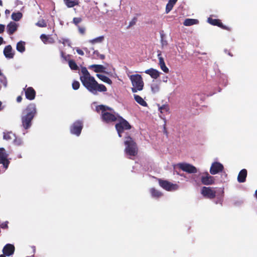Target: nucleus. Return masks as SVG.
<instances>
[{"mask_svg": "<svg viewBox=\"0 0 257 257\" xmlns=\"http://www.w3.org/2000/svg\"><path fill=\"white\" fill-rule=\"evenodd\" d=\"M12 135V132L4 133L3 138L5 140H10L12 139L11 136Z\"/></svg>", "mask_w": 257, "mask_h": 257, "instance_id": "37", "label": "nucleus"}, {"mask_svg": "<svg viewBox=\"0 0 257 257\" xmlns=\"http://www.w3.org/2000/svg\"><path fill=\"white\" fill-rule=\"evenodd\" d=\"M201 193L205 198L210 199H213L216 196V191L210 187H203Z\"/></svg>", "mask_w": 257, "mask_h": 257, "instance_id": "7", "label": "nucleus"}, {"mask_svg": "<svg viewBox=\"0 0 257 257\" xmlns=\"http://www.w3.org/2000/svg\"><path fill=\"white\" fill-rule=\"evenodd\" d=\"M59 42L62 43L63 45H65L66 44H69L70 41L68 39L62 38L61 40L59 41Z\"/></svg>", "mask_w": 257, "mask_h": 257, "instance_id": "44", "label": "nucleus"}, {"mask_svg": "<svg viewBox=\"0 0 257 257\" xmlns=\"http://www.w3.org/2000/svg\"><path fill=\"white\" fill-rule=\"evenodd\" d=\"M224 52L226 54H228L229 56L232 57L233 56V55L230 52V50H228L227 49H225Z\"/></svg>", "mask_w": 257, "mask_h": 257, "instance_id": "48", "label": "nucleus"}, {"mask_svg": "<svg viewBox=\"0 0 257 257\" xmlns=\"http://www.w3.org/2000/svg\"><path fill=\"white\" fill-rule=\"evenodd\" d=\"M2 104V102L0 101V110H1V109H2V108H1Z\"/></svg>", "mask_w": 257, "mask_h": 257, "instance_id": "56", "label": "nucleus"}, {"mask_svg": "<svg viewBox=\"0 0 257 257\" xmlns=\"http://www.w3.org/2000/svg\"><path fill=\"white\" fill-rule=\"evenodd\" d=\"M134 99H135V101L137 103H138L139 104H140L143 106H147V102L140 95H138L137 94H134Z\"/></svg>", "mask_w": 257, "mask_h": 257, "instance_id": "25", "label": "nucleus"}, {"mask_svg": "<svg viewBox=\"0 0 257 257\" xmlns=\"http://www.w3.org/2000/svg\"><path fill=\"white\" fill-rule=\"evenodd\" d=\"M145 73L149 75L152 78L157 79L160 76V73L156 69L150 68L145 71Z\"/></svg>", "mask_w": 257, "mask_h": 257, "instance_id": "20", "label": "nucleus"}, {"mask_svg": "<svg viewBox=\"0 0 257 257\" xmlns=\"http://www.w3.org/2000/svg\"><path fill=\"white\" fill-rule=\"evenodd\" d=\"M204 174L201 177V181L203 185H210L214 183L215 179L213 176H210L207 172Z\"/></svg>", "mask_w": 257, "mask_h": 257, "instance_id": "12", "label": "nucleus"}, {"mask_svg": "<svg viewBox=\"0 0 257 257\" xmlns=\"http://www.w3.org/2000/svg\"><path fill=\"white\" fill-rule=\"evenodd\" d=\"M173 7H174V6H173L172 4H171L169 3H168V4L166 5V14L169 13L172 10Z\"/></svg>", "mask_w": 257, "mask_h": 257, "instance_id": "40", "label": "nucleus"}, {"mask_svg": "<svg viewBox=\"0 0 257 257\" xmlns=\"http://www.w3.org/2000/svg\"><path fill=\"white\" fill-rule=\"evenodd\" d=\"M254 195H255V198H256V199H257V190L255 191V194H254Z\"/></svg>", "mask_w": 257, "mask_h": 257, "instance_id": "53", "label": "nucleus"}, {"mask_svg": "<svg viewBox=\"0 0 257 257\" xmlns=\"http://www.w3.org/2000/svg\"><path fill=\"white\" fill-rule=\"evenodd\" d=\"M18 27V25L15 22H11L7 25V31L8 33L10 35H13L17 30Z\"/></svg>", "mask_w": 257, "mask_h": 257, "instance_id": "19", "label": "nucleus"}, {"mask_svg": "<svg viewBox=\"0 0 257 257\" xmlns=\"http://www.w3.org/2000/svg\"><path fill=\"white\" fill-rule=\"evenodd\" d=\"M223 169L224 167L222 164L219 162H214L211 166L210 173L212 175H215L222 172Z\"/></svg>", "mask_w": 257, "mask_h": 257, "instance_id": "13", "label": "nucleus"}, {"mask_svg": "<svg viewBox=\"0 0 257 257\" xmlns=\"http://www.w3.org/2000/svg\"><path fill=\"white\" fill-rule=\"evenodd\" d=\"M96 76L98 78H99L100 80H101L104 82H106L109 84H111L112 83L111 80L109 78L105 75L97 74H96Z\"/></svg>", "mask_w": 257, "mask_h": 257, "instance_id": "27", "label": "nucleus"}, {"mask_svg": "<svg viewBox=\"0 0 257 257\" xmlns=\"http://www.w3.org/2000/svg\"><path fill=\"white\" fill-rule=\"evenodd\" d=\"M76 52L79 55H80L81 56H83L84 54L83 51L79 48L76 49Z\"/></svg>", "mask_w": 257, "mask_h": 257, "instance_id": "46", "label": "nucleus"}, {"mask_svg": "<svg viewBox=\"0 0 257 257\" xmlns=\"http://www.w3.org/2000/svg\"><path fill=\"white\" fill-rule=\"evenodd\" d=\"M150 193L151 194V196L153 198H159L161 197L163 195V194H162V192H161L160 191L156 190L154 188H151L150 190Z\"/></svg>", "mask_w": 257, "mask_h": 257, "instance_id": "23", "label": "nucleus"}, {"mask_svg": "<svg viewBox=\"0 0 257 257\" xmlns=\"http://www.w3.org/2000/svg\"><path fill=\"white\" fill-rule=\"evenodd\" d=\"M247 172L245 169H242L239 172L237 176V181L239 183H243L246 181Z\"/></svg>", "mask_w": 257, "mask_h": 257, "instance_id": "21", "label": "nucleus"}, {"mask_svg": "<svg viewBox=\"0 0 257 257\" xmlns=\"http://www.w3.org/2000/svg\"><path fill=\"white\" fill-rule=\"evenodd\" d=\"M178 0H169V2L170 4H172L173 6H174V5L176 4Z\"/></svg>", "mask_w": 257, "mask_h": 257, "instance_id": "49", "label": "nucleus"}, {"mask_svg": "<svg viewBox=\"0 0 257 257\" xmlns=\"http://www.w3.org/2000/svg\"><path fill=\"white\" fill-rule=\"evenodd\" d=\"M54 43V40L52 38H49V40H48V43Z\"/></svg>", "mask_w": 257, "mask_h": 257, "instance_id": "51", "label": "nucleus"}, {"mask_svg": "<svg viewBox=\"0 0 257 257\" xmlns=\"http://www.w3.org/2000/svg\"><path fill=\"white\" fill-rule=\"evenodd\" d=\"M36 105L31 103L27 106L22 112L21 115L22 125L25 129H29L32 124V120L37 114Z\"/></svg>", "mask_w": 257, "mask_h": 257, "instance_id": "2", "label": "nucleus"}, {"mask_svg": "<svg viewBox=\"0 0 257 257\" xmlns=\"http://www.w3.org/2000/svg\"><path fill=\"white\" fill-rule=\"evenodd\" d=\"M104 39L103 36H101L92 40L89 41V42L92 44H94L97 43H101Z\"/></svg>", "mask_w": 257, "mask_h": 257, "instance_id": "32", "label": "nucleus"}, {"mask_svg": "<svg viewBox=\"0 0 257 257\" xmlns=\"http://www.w3.org/2000/svg\"><path fill=\"white\" fill-rule=\"evenodd\" d=\"M158 58L159 61V65L161 70L165 73H168L169 71V68L166 66L164 58L162 57V53L160 51H158Z\"/></svg>", "mask_w": 257, "mask_h": 257, "instance_id": "16", "label": "nucleus"}, {"mask_svg": "<svg viewBox=\"0 0 257 257\" xmlns=\"http://www.w3.org/2000/svg\"><path fill=\"white\" fill-rule=\"evenodd\" d=\"M117 120V122L115 125V128L117 131L118 137L121 138L122 137V134L124 131L131 129L132 125L126 119L121 116L118 117Z\"/></svg>", "mask_w": 257, "mask_h": 257, "instance_id": "5", "label": "nucleus"}, {"mask_svg": "<svg viewBox=\"0 0 257 257\" xmlns=\"http://www.w3.org/2000/svg\"><path fill=\"white\" fill-rule=\"evenodd\" d=\"M133 87L132 91L133 93H136L138 91H141L143 89L144 83L141 75L134 74L130 76Z\"/></svg>", "mask_w": 257, "mask_h": 257, "instance_id": "6", "label": "nucleus"}, {"mask_svg": "<svg viewBox=\"0 0 257 257\" xmlns=\"http://www.w3.org/2000/svg\"><path fill=\"white\" fill-rule=\"evenodd\" d=\"M93 58L95 59L104 60L105 56L104 54H100L98 50H94L93 52Z\"/></svg>", "mask_w": 257, "mask_h": 257, "instance_id": "28", "label": "nucleus"}, {"mask_svg": "<svg viewBox=\"0 0 257 257\" xmlns=\"http://www.w3.org/2000/svg\"><path fill=\"white\" fill-rule=\"evenodd\" d=\"M15 248L12 244H7L3 249V253L7 256H10L14 254Z\"/></svg>", "mask_w": 257, "mask_h": 257, "instance_id": "17", "label": "nucleus"}, {"mask_svg": "<svg viewBox=\"0 0 257 257\" xmlns=\"http://www.w3.org/2000/svg\"><path fill=\"white\" fill-rule=\"evenodd\" d=\"M64 1L68 8H72L79 4V2L77 0H64Z\"/></svg>", "mask_w": 257, "mask_h": 257, "instance_id": "26", "label": "nucleus"}, {"mask_svg": "<svg viewBox=\"0 0 257 257\" xmlns=\"http://www.w3.org/2000/svg\"><path fill=\"white\" fill-rule=\"evenodd\" d=\"M61 54H62V55H63V52H61Z\"/></svg>", "mask_w": 257, "mask_h": 257, "instance_id": "58", "label": "nucleus"}, {"mask_svg": "<svg viewBox=\"0 0 257 257\" xmlns=\"http://www.w3.org/2000/svg\"><path fill=\"white\" fill-rule=\"evenodd\" d=\"M124 144L125 147L124 153L129 156V159H133L132 157L136 156L138 154L137 144L131 137L126 136L124 137Z\"/></svg>", "mask_w": 257, "mask_h": 257, "instance_id": "4", "label": "nucleus"}, {"mask_svg": "<svg viewBox=\"0 0 257 257\" xmlns=\"http://www.w3.org/2000/svg\"><path fill=\"white\" fill-rule=\"evenodd\" d=\"M8 155L4 148H0V164L3 166V171H5L9 166L10 161L7 159Z\"/></svg>", "mask_w": 257, "mask_h": 257, "instance_id": "9", "label": "nucleus"}, {"mask_svg": "<svg viewBox=\"0 0 257 257\" xmlns=\"http://www.w3.org/2000/svg\"><path fill=\"white\" fill-rule=\"evenodd\" d=\"M5 26L4 25L0 24V34L4 32Z\"/></svg>", "mask_w": 257, "mask_h": 257, "instance_id": "47", "label": "nucleus"}, {"mask_svg": "<svg viewBox=\"0 0 257 257\" xmlns=\"http://www.w3.org/2000/svg\"><path fill=\"white\" fill-rule=\"evenodd\" d=\"M25 96L27 99L32 100L36 97V91L32 87L24 88Z\"/></svg>", "mask_w": 257, "mask_h": 257, "instance_id": "15", "label": "nucleus"}, {"mask_svg": "<svg viewBox=\"0 0 257 257\" xmlns=\"http://www.w3.org/2000/svg\"><path fill=\"white\" fill-rule=\"evenodd\" d=\"M6 255H5L4 253L3 254L0 255V257H6Z\"/></svg>", "mask_w": 257, "mask_h": 257, "instance_id": "55", "label": "nucleus"}, {"mask_svg": "<svg viewBox=\"0 0 257 257\" xmlns=\"http://www.w3.org/2000/svg\"><path fill=\"white\" fill-rule=\"evenodd\" d=\"M72 88L74 90H77L80 87V83L78 81H74L72 84Z\"/></svg>", "mask_w": 257, "mask_h": 257, "instance_id": "38", "label": "nucleus"}, {"mask_svg": "<svg viewBox=\"0 0 257 257\" xmlns=\"http://www.w3.org/2000/svg\"><path fill=\"white\" fill-rule=\"evenodd\" d=\"M151 89L154 93H156L159 91V86L157 84H154L152 86Z\"/></svg>", "mask_w": 257, "mask_h": 257, "instance_id": "42", "label": "nucleus"}, {"mask_svg": "<svg viewBox=\"0 0 257 257\" xmlns=\"http://www.w3.org/2000/svg\"><path fill=\"white\" fill-rule=\"evenodd\" d=\"M96 109L97 110L99 109L101 111V117L102 120L107 123L116 121L118 117L120 116L114 111L113 109L103 105H98L97 106Z\"/></svg>", "mask_w": 257, "mask_h": 257, "instance_id": "3", "label": "nucleus"}, {"mask_svg": "<svg viewBox=\"0 0 257 257\" xmlns=\"http://www.w3.org/2000/svg\"><path fill=\"white\" fill-rule=\"evenodd\" d=\"M22 100V97L21 96H19L17 97V101L18 102H21Z\"/></svg>", "mask_w": 257, "mask_h": 257, "instance_id": "50", "label": "nucleus"}, {"mask_svg": "<svg viewBox=\"0 0 257 257\" xmlns=\"http://www.w3.org/2000/svg\"><path fill=\"white\" fill-rule=\"evenodd\" d=\"M169 109V108L168 105H163L159 107V110L162 113L168 112Z\"/></svg>", "mask_w": 257, "mask_h": 257, "instance_id": "35", "label": "nucleus"}, {"mask_svg": "<svg viewBox=\"0 0 257 257\" xmlns=\"http://www.w3.org/2000/svg\"><path fill=\"white\" fill-rule=\"evenodd\" d=\"M15 145L20 146L23 144V141L21 139L16 138L14 141Z\"/></svg>", "mask_w": 257, "mask_h": 257, "instance_id": "39", "label": "nucleus"}, {"mask_svg": "<svg viewBox=\"0 0 257 257\" xmlns=\"http://www.w3.org/2000/svg\"><path fill=\"white\" fill-rule=\"evenodd\" d=\"M4 54L5 56L8 59H12L15 55V52L13 51L11 45L6 46L4 49Z\"/></svg>", "mask_w": 257, "mask_h": 257, "instance_id": "18", "label": "nucleus"}, {"mask_svg": "<svg viewBox=\"0 0 257 257\" xmlns=\"http://www.w3.org/2000/svg\"><path fill=\"white\" fill-rule=\"evenodd\" d=\"M23 17V14L21 12L13 13L12 14V19L15 21H19Z\"/></svg>", "mask_w": 257, "mask_h": 257, "instance_id": "30", "label": "nucleus"}, {"mask_svg": "<svg viewBox=\"0 0 257 257\" xmlns=\"http://www.w3.org/2000/svg\"><path fill=\"white\" fill-rule=\"evenodd\" d=\"M159 183L161 187L167 191L175 190L178 188L176 184H174L166 180L159 179Z\"/></svg>", "mask_w": 257, "mask_h": 257, "instance_id": "10", "label": "nucleus"}, {"mask_svg": "<svg viewBox=\"0 0 257 257\" xmlns=\"http://www.w3.org/2000/svg\"><path fill=\"white\" fill-rule=\"evenodd\" d=\"M5 13H6V14H9L10 13V11L8 10H6V11H5Z\"/></svg>", "mask_w": 257, "mask_h": 257, "instance_id": "54", "label": "nucleus"}, {"mask_svg": "<svg viewBox=\"0 0 257 257\" xmlns=\"http://www.w3.org/2000/svg\"><path fill=\"white\" fill-rule=\"evenodd\" d=\"M199 21L197 19H186L183 22V25L186 26H190L193 25L197 24Z\"/></svg>", "mask_w": 257, "mask_h": 257, "instance_id": "24", "label": "nucleus"}, {"mask_svg": "<svg viewBox=\"0 0 257 257\" xmlns=\"http://www.w3.org/2000/svg\"><path fill=\"white\" fill-rule=\"evenodd\" d=\"M82 21V20L81 18L75 17V18H74L73 19V23L77 27L79 26L78 24L80 23V22H81Z\"/></svg>", "mask_w": 257, "mask_h": 257, "instance_id": "41", "label": "nucleus"}, {"mask_svg": "<svg viewBox=\"0 0 257 257\" xmlns=\"http://www.w3.org/2000/svg\"><path fill=\"white\" fill-rule=\"evenodd\" d=\"M25 43L24 42L20 41L17 44V50L20 52H23L25 51Z\"/></svg>", "mask_w": 257, "mask_h": 257, "instance_id": "29", "label": "nucleus"}, {"mask_svg": "<svg viewBox=\"0 0 257 257\" xmlns=\"http://www.w3.org/2000/svg\"><path fill=\"white\" fill-rule=\"evenodd\" d=\"M83 128V123L81 121H75L70 127V132L73 135L79 136Z\"/></svg>", "mask_w": 257, "mask_h": 257, "instance_id": "8", "label": "nucleus"}, {"mask_svg": "<svg viewBox=\"0 0 257 257\" xmlns=\"http://www.w3.org/2000/svg\"><path fill=\"white\" fill-rule=\"evenodd\" d=\"M179 167L182 171L188 173H196L197 170L194 166L187 163H181L179 164Z\"/></svg>", "mask_w": 257, "mask_h": 257, "instance_id": "11", "label": "nucleus"}, {"mask_svg": "<svg viewBox=\"0 0 257 257\" xmlns=\"http://www.w3.org/2000/svg\"><path fill=\"white\" fill-rule=\"evenodd\" d=\"M137 21V18H134L132 21L130 22L128 27L133 26L135 25Z\"/></svg>", "mask_w": 257, "mask_h": 257, "instance_id": "43", "label": "nucleus"}, {"mask_svg": "<svg viewBox=\"0 0 257 257\" xmlns=\"http://www.w3.org/2000/svg\"><path fill=\"white\" fill-rule=\"evenodd\" d=\"M78 28L79 32L81 34L84 35L85 34V28L81 27H80V26H78Z\"/></svg>", "mask_w": 257, "mask_h": 257, "instance_id": "45", "label": "nucleus"}, {"mask_svg": "<svg viewBox=\"0 0 257 257\" xmlns=\"http://www.w3.org/2000/svg\"><path fill=\"white\" fill-rule=\"evenodd\" d=\"M68 64L71 69L73 70H78L79 69L78 65H77L75 61L73 60H69Z\"/></svg>", "mask_w": 257, "mask_h": 257, "instance_id": "31", "label": "nucleus"}, {"mask_svg": "<svg viewBox=\"0 0 257 257\" xmlns=\"http://www.w3.org/2000/svg\"><path fill=\"white\" fill-rule=\"evenodd\" d=\"M36 25L39 27L43 28L47 27V23L44 19L39 20Z\"/></svg>", "mask_w": 257, "mask_h": 257, "instance_id": "34", "label": "nucleus"}, {"mask_svg": "<svg viewBox=\"0 0 257 257\" xmlns=\"http://www.w3.org/2000/svg\"><path fill=\"white\" fill-rule=\"evenodd\" d=\"M40 38L44 44H48V40H49V37H48V36H47L45 34H42L40 36Z\"/></svg>", "mask_w": 257, "mask_h": 257, "instance_id": "36", "label": "nucleus"}, {"mask_svg": "<svg viewBox=\"0 0 257 257\" xmlns=\"http://www.w3.org/2000/svg\"><path fill=\"white\" fill-rule=\"evenodd\" d=\"M160 35L162 47L167 46L168 44L167 40L165 39V35L163 33H161Z\"/></svg>", "mask_w": 257, "mask_h": 257, "instance_id": "33", "label": "nucleus"}, {"mask_svg": "<svg viewBox=\"0 0 257 257\" xmlns=\"http://www.w3.org/2000/svg\"><path fill=\"white\" fill-rule=\"evenodd\" d=\"M208 22L213 26H218L222 29L226 30L228 31H230L231 30L230 27L223 25L221 21L219 19H215L211 18H209L208 19Z\"/></svg>", "mask_w": 257, "mask_h": 257, "instance_id": "14", "label": "nucleus"}, {"mask_svg": "<svg viewBox=\"0 0 257 257\" xmlns=\"http://www.w3.org/2000/svg\"><path fill=\"white\" fill-rule=\"evenodd\" d=\"M3 5V2L1 0H0V6H2Z\"/></svg>", "mask_w": 257, "mask_h": 257, "instance_id": "57", "label": "nucleus"}, {"mask_svg": "<svg viewBox=\"0 0 257 257\" xmlns=\"http://www.w3.org/2000/svg\"><path fill=\"white\" fill-rule=\"evenodd\" d=\"M82 75L80 77V80L82 85L87 90L93 94H96L98 92H105L107 88L105 86L102 84H99L92 76L87 70V68L83 67L81 69Z\"/></svg>", "mask_w": 257, "mask_h": 257, "instance_id": "1", "label": "nucleus"}, {"mask_svg": "<svg viewBox=\"0 0 257 257\" xmlns=\"http://www.w3.org/2000/svg\"><path fill=\"white\" fill-rule=\"evenodd\" d=\"M89 69H93V70L95 72L99 73V72H104L105 68L101 65L98 64H93L88 67Z\"/></svg>", "mask_w": 257, "mask_h": 257, "instance_id": "22", "label": "nucleus"}, {"mask_svg": "<svg viewBox=\"0 0 257 257\" xmlns=\"http://www.w3.org/2000/svg\"><path fill=\"white\" fill-rule=\"evenodd\" d=\"M4 42V41L3 38L0 37V45H1Z\"/></svg>", "mask_w": 257, "mask_h": 257, "instance_id": "52", "label": "nucleus"}]
</instances>
